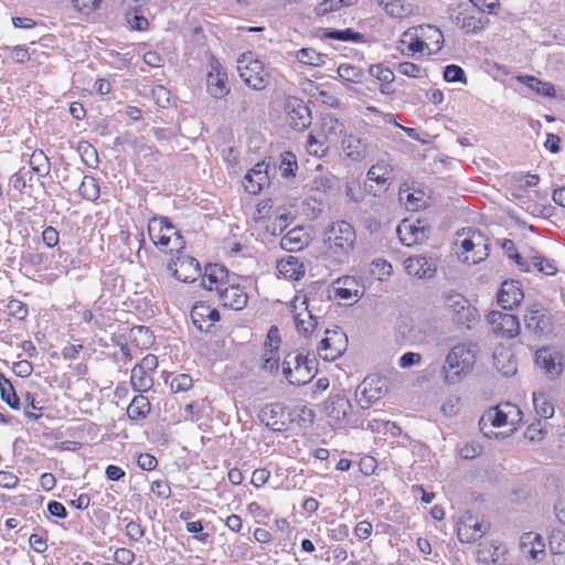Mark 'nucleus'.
Returning a JSON list of instances; mask_svg holds the SVG:
<instances>
[{
	"instance_id": "63",
	"label": "nucleus",
	"mask_w": 565,
	"mask_h": 565,
	"mask_svg": "<svg viewBox=\"0 0 565 565\" xmlns=\"http://www.w3.org/2000/svg\"><path fill=\"white\" fill-rule=\"evenodd\" d=\"M398 72L407 77H419L420 67L412 62H402L398 64Z\"/></svg>"
},
{
	"instance_id": "11",
	"label": "nucleus",
	"mask_w": 565,
	"mask_h": 565,
	"mask_svg": "<svg viewBox=\"0 0 565 565\" xmlns=\"http://www.w3.org/2000/svg\"><path fill=\"white\" fill-rule=\"evenodd\" d=\"M490 529V524H483L470 513L463 514L457 523V536L462 543H471Z\"/></svg>"
},
{
	"instance_id": "18",
	"label": "nucleus",
	"mask_w": 565,
	"mask_h": 565,
	"mask_svg": "<svg viewBox=\"0 0 565 565\" xmlns=\"http://www.w3.org/2000/svg\"><path fill=\"white\" fill-rule=\"evenodd\" d=\"M207 92L214 98H222L230 93L227 74L218 63L212 64L206 78Z\"/></svg>"
},
{
	"instance_id": "1",
	"label": "nucleus",
	"mask_w": 565,
	"mask_h": 565,
	"mask_svg": "<svg viewBox=\"0 0 565 565\" xmlns=\"http://www.w3.org/2000/svg\"><path fill=\"white\" fill-rule=\"evenodd\" d=\"M356 233L354 227L347 221L332 223L324 233L323 242L328 245V252L339 263L349 260L354 249Z\"/></svg>"
},
{
	"instance_id": "47",
	"label": "nucleus",
	"mask_w": 565,
	"mask_h": 565,
	"mask_svg": "<svg viewBox=\"0 0 565 565\" xmlns=\"http://www.w3.org/2000/svg\"><path fill=\"white\" fill-rule=\"evenodd\" d=\"M531 264L535 269L544 275H554L557 273L556 264L553 259L541 255H535L531 259Z\"/></svg>"
},
{
	"instance_id": "57",
	"label": "nucleus",
	"mask_w": 565,
	"mask_h": 565,
	"mask_svg": "<svg viewBox=\"0 0 565 565\" xmlns=\"http://www.w3.org/2000/svg\"><path fill=\"white\" fill-rule=\"evenodd\" d=\"M193 386L192 377L189 374L182 373L174 376L170 383L173 393L189 391Z\"/></svg>"
},
{
	"instance_id": "44",
	"label": "nucleus",
	"mask_w": 565,
	"mask_h": 565,
	"mask_svg": "<svg viewBox=\"0 0 565 565\" xmlns=\"http://www.w3.org/2000/svg\"><path fill=\"white\" fill-rule=\"evenodd\" d=\"M297 58L301 63L319 66L324 63L326 55L318 53L313 49L305 47L297 52Z\"/></svg>"
},
{
	"instance_id": "24",
	"label": "nucleus",
	"mask_w": 565,
	"mask_h": 565,
	"mask_svg": "<svg viewBox=\"0 0 565 565\" xmlns=\"http://www.w3.org/2000/svg\"><path fill=\"white\" fill-rule=\"evenodd\" d=\"M341 145L347 157L354 161L362 160L367 154L369 143L360 137L349 135L343 138Z\"/></svg>"
},
{
	"instance_id": "5",
	"label": "nucleus",
	"mask_w": 565,
	"mask_h": 565,
	"mask_svg": "<svg viewBox=\"0 0 565 565\" xmlns=\"http://www.w3.org/2000/svg\"><path fill=\"white\" fill-rule=\"evenodd\" d=\"M148 234L154 245L164 248L168 247L171 235L174 236L173 247L170 249L180 252L184 248L185 242L179 231L174 230V226L168 217L159 216L152 217L148 224Z\"/></svg>"
},
{
	"instance_id": "29",
	"label": "nucleus",
	"mask_w": 565,
	"mask_h": 565,
	"mask_svg": "<svg viewBox=\"0 0 565 565\" xmlns=\"http://www.w3.org/2000/svg\"><path fill=\"white\" fill-rule=\"evenodd\" d=\"M315 418V412L305 405L290 407V429L295 425L302 429L309 428Z\"/></svg>"
},
{
	"instance_id": "36",
	"label": "nucleus",
	"mask_w": 565,
	"mask_h": 565,
	"mask_svg": "<svg viewBox=\"0 0 565 565\" xmlns=\"http://www.w3.org/2000/svg\"><path fill=\"white\" fill-rule=\"evenodd\" d=\"M461 13L457 17V23H460L461 29H463L467 33L478 32L482 30L484 25L490 23L489 17H475V15H465L460 18Z\"/></svg>"
},
{
	"instance_id": "43",
	"label": "nucleus",
	"mask_w": 565,
	"mask_h": 565,
	"mask_svg": "<svg viewBox=\"0 0 565 565\" xmlns=\"http://www.w3.org/2000/svg\"><path fill=\"white\" fill-rule=\"evenodd\" d=\"M322 128L329 137H340L344 134V124L332 115L322 117Z\"/></svg>"
},
{
	"instance_id": "54",
	"label": "nucleus",
	"mask_w": 565,
	"mask_h": 565,
	"mask_svg": "<svg viewBox=\"0 0 565 565\" xmlns=\"http://www.w3.org/2000/svg\"><path fill=\"white\" fill-rule=\"evenodd\" d=\"M401 43H407L408 51L413 53L423 52L424 49L427 46V44L422 39H419L416 34L412 33L409 30L404 32Z\"/></svg>"
},
{
	"instance_id": "30",
	"label": "nucleus",
	"mask_w": 565,
	"mask_h": 565,
	"mask_svg": "<svg viewBox=\"0 0 565 565\" xmlns=\"http://www.w3.org/2000/svg\"><path fill=\"white\" fill-rule=\"evenodd\" d=\"M337 286L334 287L335 295L343 300H350L352 298H358L359 290L358 284L352 277H343L337 280Z\"/></svg>"
},
{
	"instance_id": "51",
	"label": "nucleus",
	"mask_w": 565,
	"mask_h": 565,
	"mask_svg": "<svg viewBox=\"0 0 565 565\" xmlns=\"http://www.w3.org/2000/svg\"><path fill=\"white\" fill-rule=\"evenodd\" d=\"M444 79L448 83H467L465 71L460 66L455 64L445 66Z\"/></svg>"
},
{
	"instance_id": "20",
	"label": "nucleus",
	"mask_w": 565,
	"mask_h": 565,
	"mask_svg": "<svg viewBox=\"0 0 565 565\" xmlns=\"http://www.w3.org/2000/svg\"><path fill=\"white\" fill-rule=\"evenodd\" d=\"M526 328L540 333H548L552 331L551 313L539 306H533L525 316Z\"/></svg>"
},
{
	"instance_id": "23",
	"label": "nucleus",
	"mask_w": 565,
	"mask_h": 565,
	"mask_svg": "<svg viewBox=\"0 0 565 565\" xmlns=\"http://www.w3.org/2000/svg\"><path fill=\"white\" fill-rule=\"evenodd\" d=\"M520 420L521 411L516 405L511 403L497 404V428L510 425V433H512Z\"/></svg>"
},
{
	"instance_id": "32",
	"label": "nucleus",
	"mask_w": 565,
	"mask_h": 565,
	"mask_svg": "<svg viewBox=\"0 0 565 565\" xmlns=\"http://www.w3.org/2000/svg\"><path fill=\"white\" fill-rule=\"evenodd\" d=\"M533 404L536 414L541 417L546 419L554 415V405L546 393H533Z\"/></svg>"
},
{
	"instance_id": "42",
	"label": "nucleus",
	"mask_w": 565,
	"mask_h": 565,
	"mask_svg": "<svg viewBox=\"0 0 565 565\" xmlns=\"http://www.w3.org/2000/svg\"><path fill=\"white\" fill-rule=\"evenodd\" d=\"M392 169L384 161L373 164L367 171V179L384 184L391 178Z\"/></svg>"
},
{
	"instance_id": "49",
	"label": "nucleus",
	"mask_w": 565,
	"mask_h": 565,
	"mask_svg": "<svg viewBox=\"0 0 565 565\" xmlns=\"http://www.w3.org/2000/svg\"><path fill=\"white\" fill-rule=\"evenodd\" d=\"M494 407H489L479 420V428L482 435L489 439L494 435Z\"/></svg>"
},
{
	"instance_id": "6",
	"label": "nucleus",
	"mask_w": 565,
	"mask_h": 565,
	"mask_svg": "<svg viewBox=\"0 0 565 565\" xmlns=\"http://www.w3.org/2000/svg\"><path fill=\"white\" fill-rule=\"evenodd\" d=\"M237 71L244 83L255 90L264 89L269 82V74L265 72L263 63L254 58L250 52L237 60Z\"/></svg>"
},
{
	"instance_id": "21",
	"label": "nucleus",
	"mask_w": 565,
	"mask_h": 565,
	"mask_svg": "<svg viewBox=\"0 0 565 565\" xmlns=\"http://www.w3.org/2000/svg\"><path fill=\"white\" fill-rule=\"evenodd\" d=\"M216 289L224 307L241 310L247 305V294L239 286L231 285L224 288L216 286Z\"/></svg>"
},
{
	"instance_id": "58",
	"label": "nucleus",
	"mask_w": 565,
	"mask_h": 565,
	"mask_svg": "<svg viewBox=\"0 0 565 565\" xmlns=\"http://www.w3.org/2000/svg\"><path fill=\"white\" fill-rule=\"evenodd\" d=\"M154 103L161 107L167 108L170 105V92L162 85H157L151 90Z\"/></svg>"
},
{
	"instance_id": "38",
	"label": "nucleus",
	"mask_w": 565,
	"mask_h": 565,
	"mask_svg": "<svg viewBox=\"0 0 565 565\" xmlns=\"http://www.w3.org/2000/svg\"><path fill=\"white\" fill-rule=\"evenodd\" d=\"M79 194L83 199L95 201L99 198V185L94 177L85 175L79 185Z\"/></svg>"
},
{
	"instance_id": "14",
	"label": "nucleus",
	"mask_w": 565,
	"mask_h": 565,
	"mask_svg": "<svg viewBox=\"0 0 565 565\" xmlns=\"http://www.w3.org/2000/svg\"><path fill=\"white\" fill-rule=\"evenodd\" d=\"M169 269L178 280L183 282H193L201 276L200 263L186 255L178 256L175 262L169 264Z\"/></svg>"
},
{
	"instance_id": "22",
	"label": "nucleus",
	"mask_w": 565,
	"mask_h": 565,
	"mask_svg": "<svg viewBox=\"0 0 565 565\" xmlns=\"http://www.w3.org/2000/svg\"><path fill=\"white\" fill-rule=\"evenodd\" d=\"M313 300L315 299L305 297L303 303H306V311H307L305 316L307 318H303L302 313H298L295 317L297 331L305 338L310 337L318 326L319 317L317 315H313L312 309H311V307H312L311 302Z\"/></svg>"
},
{
	"instance_id": "34",
	"label": "nucleus",
	"mask_w": 565,
	"mask_h": 565,
	"mask_svg": "<svg viewBox=\"0 0 565 565\" xmlns=\"http://www.w3.org/2000/svg\"><path fill=\"white\" fill-rule=\"evenodd\" d=\"M226 275L227 270L224 267L218 265H209L205 268V273L202 278V286L209 290H212L213 285L221 282Z\"/></svg>"
},
{
	"instance_id": "64",
	"label": "nucleus",
	"mask_w": 565,
	"mask_h": 565,
	"mask_svg": "<svg viewBox=\"0 0 565 565\" xmlns=\"http://www.w3.org/2000/svg\"><path fill=\"white\" fill-rule=\"evenodd\" d=\"M138 467L142 470L151 471L156 469L158 460L150 454H141L137 460Z\"/></svg>"
},
{
	"instance_id": "62",
	"label": "nucleus",
	"mask_w": 565,
	"mask_h": 565,
	"mask_svg": "<svg viewBox=\"0 0 565 565\" xmlns=\"http://www.w3.org/2000/svg\"><path fill=\"white\" fill-rule=\"evenodd\" d=\"M99 2L100 0H72L74 8L84 14L93 12Z\"/></svg>"
},
{
	"instance_id": "60",
	"label": "nucleus",
	"mask_w": 565,
	"mask_h": 565,
	"mask_svg": "<svg viewBox=\"0 0 565 565\" xmlns=\"http://www.w3.org/2000/svg\"><path fill=\"white\" fill-rule=\"evenodd\" d=\"M151 491L159 499H168L171 495V488L168 481L166 480H156L151 483Z\"/></svg>"
},
{
	"instance_id": "17",
	"label": "nucleus",
	"mask_w": 565,
	"mask_h": 565,
	"mask_svg": "<svg viewBox=\"0 0 565 565\" xmlns=\"http://www.w3.org/2000/svg\"><path fill=\"white\" fill-rule=\"evenodd\" d=\"M191 319L193 324L203 332H209L213 322L220 319V313L205 302H198L192 307Z\"/></svg>"
},
{
	"instance_id": "45",
	"label": "nucleus",
	"mask_w": 565,
	"mask_h": 565,
	"mask_svg": "<svg viewBox=\"0 0 565 565\" xmlns=\"http://www.w3.org/2000/svg\"><path fill=\"white\" fill-rule=\"evenodd\" d=\"M519 79L522 81L530 89L536 92L539 95H542V96H552L553 95L554 88L548 83H543L533 76H523V77H519Z\"/></svg>"
},
{
	"instance_id": "12",
	"label": "nucleus",
	"mask_w": 565,
	"mask_h": 565,
	"mask_svg": "<svg viewBox=\"0 0 565 565\" xmlns=\"http://www.w3.org/2000/svg\"><path fill=\"white\" fill-rule=\"evenodd\" d=\"M404 267L409 276L430 279L436 275L437 262L430 256H409L404 260Z\"/></svg>"
},
{
	"instance_id": "50",
	"label": "nucleus",
	"mask_w": 565,
	"mask_h": 565,
	"mask_svg": "<svg viewBox=\"0 0 565 565\" xmlns=\"http://www.w3.org/2000/svg\"><path fill=\"white\" fill-rule=\"evenodd\" d=\"M369 73L371 76L377 78L381 83L385 85H391L395 79L393 71H391L388 67H384L382 64L371 65L369 68Z\"/></svg>"
},
{
	"instance_id": "16",
	"label": "nucleus",
	"mask_w": 565,
	"mask_h": 565,
	"mask_svg": "<svg viewBox=\"0 0 565 565\" xmlns=\"http://www.w3.org/2000/svg\"><path fill=\"white\" fill-rule=\"evenodd\" d=\"M268 169L269 164L264 161L256 163L244 177L243 186L245 191L257 194L266 184H269Z\"/></svg>"
},
{
	"instance_id": "9",
	"label": "nucleus",
	"mask_w": 565,
	"mask_h": 565,
	"mask_svg": "<svg viewBox=\"0 0 565 565\" xmlns=\"http://www.w3.org/2000/svg\"><path fill=\"white\" fill-rule=\"evenodd\" d=\"M563 354L554 348H541L535 353L536 366L550 379L555 380L564 369Z\"/></svg>"
},
{
	"instance_id": "10",
	"label": "nucleus",
	"mask_w": 565,
	"mask_h": 565,
	"mask_svg": "<svg viewBox=\"0 0 565 565\" xmlns=\"http://www.w3.org/2000/svg\"><path fill=\"white\" fill-rule=\"evenodd\" d=\"M326 334L318 345V352L323 360L334 361L343 354L347 337L341 330H326Z\"/></svg>"
},
{
	"instance_id": "33",
	"label": "nucleus",
	"mask_w": 565,
	"mask_h": 565,
	"mask_svg": "<svg viewBox=\"0 0 565 565\" xmlns=\"http://www.w3.org/2000/svg\"><path fill=\"white\" fill-rule=\"evenodd\" d=\"M130 381L132 388L136 392L140 393L147 392L148 390L151 388L153 384L151 376H149L142 367H139L137 365H135V367L131 371Z\"/></svg>"
},
{
	"instance_id": "13",
	"label": "nucleus",
	"mask_w": 565,
	"mask_h": 565,
	"mask_svg": "<svg viewBox=\"0 0 565 565\" xmlns=\"http://www.w3.org/2000/svg\"><path fill=\"white\" fill-rule=\"evenodd\" d=\"M287 120L289 126L298 131H302L311 125V111L303 100L291 98L287 102Z\"/></svg>"
},
{
	"instance_id": "26",
	"label": "nucleus",
	"mask_w": 565,
	"mask_h": 565,
	"mask_svg": "<svg viewBox=\"0 0 565 565\" xmlns=\"http://www.w3.org/2000/svg\"><path fill=\"white\" fill-rule=\"evenodd\" d=\"M520 332V321L515 315L497 311V335L508 339L516 337Z\"/></svg>"
},
{
	"instance_id": "61",
	"label": "nucleus",
	"mask_w": 565,
	"mask_h": 565,
	"mask_svg": "<svg viewBox=\"0 0 565 565\" xmlns=\"http://www.w3.org/2000/svg\"><path fill=\"white\" fill-rule=\"evenodd\" d=\"M500 358H504L508 361L507 365L501 369L497 366V371H500L504 376H511L516 372V362L510 351L500 352Z\"/></svg>"
},
{
	"instance_id": "48",
	"label": "nucleus",
	"mask_w": 565,
	"mask_h": 565,
	"mask_svg": "<svg viewBox=\"0 0 565 565\" xmlns=\"http://www.w3.org/2000/svg\"><path fill=\"white\" fill-rule=\"evenodd\" d=\"M297 169H298V163H297L296 156L291 152L282 153L281 162L279 166L281 177H284V178L294 177Z\"/></svg>"
},
{
	"instance_id": "39",
	"label": "nucleus",
	"mask_w": 565,
	"mask_h": 565,
	"mask_svg": "<svg viewBox=\"0 0 565 565\" xmlns=\"http://www.w3.org/2000/svg\"><path fill=\"white\" fill-rule=\"evenodd\" d=\"M30 166L40 177H45L50 173V161L42 150H35L31 154Z\"/></svg>"
},
{
	"instance_id": "25",
	"label": "nucleus",
	"mask_w": 565,
	"mask_h": 565,
	"mask_svg": "<svg viewBox=\"0 0 565 565\" xmlns=\"http://www.w3.org/2000/svg\"><path fill=\"white\" fill-rule=\"evenodd\" d=\"M520 550L523 554H529L533 559L537 561L545 555V544L541 535L532 532L522 535L520 541Z\"/></svg>"
},
{
	"instance_id": "41",
	"label": "nucleus",
	"mask_w": 565,
	"mask_h": 565,
	"mask_svg": "<svg viewBox=\"0 0 565 565\" xmlns=\"http://www.w3.org/2000/svg\"><path fill=\"white\" fill-rule=\"evenodd\" d=\"M302 264H299L298 259L290 256L288 260L280 262L278 264L279 271L290 279L298 280L300 276L303 274L301 270Z\"/></svg>"
},
{
	"instance_id": "31",
	"label": "nucleus",
	"mask_w": 565,
	"mask_h": 565,
	"mask_svg": "<svg viewBox=\"0 0 565 565\" xmlns=\"http://www.w3.org/2000/svg\"><path fill=\"white\" fill-rule=\"evenodd\" d=\"M0 395L12 409L20 408V399L10 380L0 374Z\"/></svg>"
},
{
	"instance_id": "19",
	"label": "nucleus",
	"mask_w": 565,
	"mask_h": 565,
	"mask_svg": "<svg viewBox=\"0 0 565 565\" xmlns=\"http://www.w3.org/2000/svg\"><path fill=\"white\" fill-rule=\"evenodd\" d=\"M396 232L401 243L406 246L422 243L427 237L426 228L422 225L420 221L412 223L407 220H404L397 226Z\"/></svg>"
},
{
	"instance_id": "28",
	"label": "nucleus",
	"mask_w": 565,
	"mask_h": 565,
	"mask_svg": "<svg viewBox=\"0 0 565 565\" xmlns=\"http://www.w3.org/2000/svg\"><path fill=\"white\" fill-rule=\"evenodd\" d=\"M151 403L142 394L136 395L127 407V416L130 420L140 422L148 417Z\"/></svg>"
},
{
	"instance_id": "55",
	"label": "nucleus",
	"mask_w": 565,
	"mask_h": 565,
	"mask_svg": "<svg viewBox=\"0 0 565 565\" xmlns=\"http://www.w3.org/2000/svg\"><path fill=\"white\" fill-rule=\"evenodd\" d=\"M550 550L553 554H565V533L553 530L550 535Z\"/></svg>"
},
{
	"instance_id": "35",
	"label": "nucleus",
	"mask_w": 565,
	"mask_h": 565,
	"mask_svg": "<svg viewBox=\"0 0 565 565\" xmlns=\"http://www.w3.org/2000/svg\"><path fill=\"white\" fill-rule=\"evenodd\" d=\"M328 408L330 409V414L332 416H334L337 419H341L349 415L352 405L345 396L335 395L331 398Z\"/></svg>"
},
{
	"instance_id": "7",
	"label": "nucleus",
	"mask_w": 565,
	"mask_h": 565,
	"mask_svg": "<svg viewBox=\"0 0 565 565\" xmlns=\"http://www.w3.org/2000/svg\"><path fill=\"white\" fill-rule=\"evenodd\" d=\"M388 391L387 381L379 374L367 375L356 387L355 398L361 408L367 409Z\"/></svg>"
},
{
	"instance_id": "15",
	"label": "nucleus",
	"mask_w": 565,
	"mask_h": 565,
	"mask_svg": "<svg viewBox=\"0 0 565 565\" xmlns=\"http://www.w3.org/2000/svg\"><path fill=\"white\" fill-rule=\"evenodd\" d=\"M523 298L524 294L521 282L518 280H505L497 294V303L503 309L512 310L521 303Z\"/></svg>"
},
{
	"instance_id": "8",
	"label": "nucleus",
	"mask_w": 565,
	"mask_h": 565,
	"mask_svg": "<svg viewBox=\"0 0 565 565\" xmlns=\"http://www.w3.org/2000/svg\"><path fill=\"white\" fill-rule=\"evenodd\" d=\"M259 420L275 431L290 429V407L282 403H273L263 407L259 412Z\"/></svg>"
},
{
	"instance_id": "27",
	"label": "nucleus",
	"mask_w": 565,
	"mask_h": 565,
	"mask_svg": "<svg viewBox=\"0 0 565 565\" xmlns=\"http://www.w3.org/2000/svg\"><path fill=\"white\" fill-rule=\"evenodd\" d=\"M308 243V235L302 227H295L288 231L280 241L282 249L288 252H298Z\"/></svg>"
},
{
	"instance_id": "52",
	"label": "nucleus",
	"mask_w": 565,
	"mask_h": 565,
	"mask_svg": "<svg viewBox=\"0 0 565 565\" xmlns=\"http://www.w3.org/2000/svg\"><path fill=\"white\" fill-rule=\"evenodd\" d=\"M456 322L467 329L471 328V322L477 318V310L468 302L463 310L455 312Z\"/></svg>"
},
{
	"instance_id": "37",
	"label": "nucleus",
	"mask_w": 565,
	"mask_h": 565,
	"mask_svg": "<svg viewBox=\"0 0 565 565\" xmlns=\"http://www.w3.org/2000/svg\"><path fill=\"white\" fill-rule=\"evenodd\" d=\"M500 245H501L502 249L504 250L505 255L510 259H513L521 270L526 271V273L531 270L530 263L524 260L522 255L518 252L513 241L505 238L500 243Z\"/></svg>"
},
{
	"instance_id": "59",
	"label": "nucleus",
	"mask_w": 565,
	"mask_h": 565,
	"mask_svg": "<svg viewBox=\"0 0 565 565\" xmlns=\"http://www.w3.org/2000/svg\"><path fill=\"white\" fill-rule=\"evenodd\" d=\"M492 543H481L479 544L477 551V557L480 562L484 564L494 563V550H492Z\"/></svg>"
},
{
	"instance_id": "46",
	"label": "nucleus",
	"mask_w": 565,
	"mask_h": 565,
	"mask_svg": "<svg viewBox=\"0 0 565 565\" xmlns=\"http://www.w3.org/2000/svg\"><path fill=\"white\" fill-rule=\"evenodd\" d=\"M338 74L342 79L351 83L362 82V77L364 75L360 67L350 64H341L338 67Z\"/></svg>"
},
{
	"instance_id": "53",
	"label": "nucleus",
	"mask_w": 565,
	"mask_h": 565,
	"mask_svg": "<svg viewBox=\"0 0 565 565\" xmlns=\"http://www.w3.org/2000/svg\"><path fill=\"white\" fill-rule=\"evenodd\" d=\"M469 301L459 292L450 291L445 295V305L452 312H457L465 309V306Z\"/></svg>"
},
{
	"instance_id": "40",
	"label": "nucleus",
	"mask_w": 565,
	"mask_h": 565,
	"mask_svg": "<svg viewBox=\"0 0 565 565\" xmlns=\"http://www.w3.org/2000/svg\"><path fill=\"white\" fill-rule=\"evenodd\" d=\"M322 38L331 39L337 41H352V42H361L363 40V34L353 31L352 29L345 30H326Z\"/></svg>"
},
{
	"instance_id": "4",
	"label": "nucleus",
	"mask_w": 565,
	"mask_h": 565,
	"mask_svg": "<svg viewBox=\"0 0 565 565\" xmlns=\"http://www.w3.org/2000/svg\"><path fill=\"white\" fill-rule=\"evenodd\" d=\"M317 365L316 356L310 358L309 352H290L282 362V373L289 384L301 386L316 376Z\"/></svg>"
},
{
	"instance_id": "56",
	"label": "nucleus",
	"mask_w": 565,
	"mask_h": 565,
	"mask_svg": "<svg viewBox=\"0 0 565 565\" xmlns=\"http://www.w3.org/2000/svg\"><path fill=\"white\" fill-rule=\"evenodd\" d=\"M256 106V98L248 93H242L237 96L236 107L238 114L252 113Z\"/></svg>"
},
{
	"instance_id": "2",
	"label": "nucleus",
	"mask_w": 565,
	"mask_h": 565,
	"mask_svg": "<svg viewBox=\"0 0 565 565\" xmlns=\"http://www.w3.org/2000/svg\"><path fill=\"white\" fill-rule=\"evenodd\" d=\"M455 246L460 260L468 265L478 264L489 256V239L478 230L458 231Z\"/></svg>"
},
{
	"instance_id": "3",
	"label": "nucleus",
	"mask_w": 565,
	"mask_h": 565,
	"mask_svg": "<svg viewBox=\"0 0 565 565\" xmlns=\"http://www.w3.org/2000/svg\"><path fill=\"white\" fill-rule=\"evenodd\" d=\"M477 345L460 343L455 345L446 356L443 372L448 384H455L468 374L476 363Z\"/></svg>"
}]
</instances>
